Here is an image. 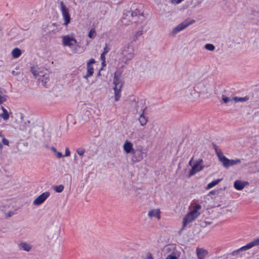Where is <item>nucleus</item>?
Instances as JSON below:
<instances>
[{"label": "nucleus", "mask_w": 259, "mask_h": 259, "mask_svg": "<svg viewBox=\"0 0 259 259\" xmlns=\"http://www.w3.org/2000/svg\"><path fill=\"white\" fill-rule=\"evenodd\" d=\"M64 156H69L70 155V151L69 149V148H66L65 149V155H63Z\"/></svg>", "instance_id": "de8ad7c7"}, {"label": "nucleus", "mask_w": 259, "mask_h": 259, "mask_svg": "<svg viewBox=\"0 0 259 259\" xmlns=\"http://www.w3.org/2000/svg\"><path fill=\"white\" fill-rule=\"evenodd\" d=\"M113 88L115 94V101H118L120 98V91L123 86V83L120 77V75L116 72L113 80Z\"/></svg>", "instance_id": "7ed1b4c3"}, {"label": "nucleus", "mask_w": 259, "mask_h": 259, "mask_svg": "<svg viewBox=\"0 0 259 259\" xmlns=\"http://www.w3.org/2000/svg\"><path fill=\"white\" fill-rule=\"evenodd\" d=\"M0 149H3V145H2V144L1 143H0Z\"/></svg>", "instance_id": "603ef678"}, {"label": "nucleus", "mask_w": 259, "mask_h": 259, "mask_svg": "<svg viewBox=\"0 0 259 259\" xmlns=\"http://www.w3.org/2000/svg\"><path fill=\"white\" fill-rule=\"evenodd\" d=\"M132 160L135 162L141 161L144 158V154L145 153L142 150H134L132 153Z\"/></svg>", "instance_id": "2eb2a0df"}, {"label": "nucleus", "mask_w": 259, "mask_h": 259, "mask_svg": "<svg viewBox=\"0 0 259 259\" xmlns=\"http://www.w3.org/2000/svg\"><path fill=\"white\" fill-rule=\"evenodd\" d=\"M76 152L78 155L81 156L84 153L85 150L83 149H79L77 150Z\"/></svg>", "instance_id": "ea45409f"}, {"label": "nucleus", "mask_w": 259, "mask_h": 259, "mask_svg": "<svg viewBox=\"0 0 259 259\" xmlns=\"http://www.w3.org/2000/svg\"><path fill=\"white\" fill-rule=\"evenodd\" d=\"M232 101H233V100L232 99V98H230L226 97L225 95H223L222 99V100L221 101V102H223L224 103H228L229 102Z\"/></svg>", "instance_id": "f704fd0d"}, {"label": "nucleus", "mask_w": 259, "mask_h": 259, "mask_svg": "<svg viewBox=\"0 0 259 259\" xmlns=\"http://www.w3.org/2000/svg\"><path fill=\"white\" fill-rule=\"evenodd\" d=\"M258 245H259V238L254 239L252 241L247 244L246 245L240 247L238 249L234 250V251L232 252V255H236L237 254L238 252L240 251L247 250L253 247V246Z\"/></svg>", "instance_id": "0eeeda50"}, {"label": "nucleus", "mask_w": 259, "mask_h": 259, "mask_svg": "<svg viewBox=\"0 0 259 259\" xmlns=\"http://www.w3.org/2000/svg\"><path fill=\"white\" fill-rule=\"evenodd\" d=\"M204 223H205V225H203V224H202V226L205 227L207 225L210 224V222H205Z\"/></svg>", "instance_id": "3c124183"}, {"label": "nucleus", "mask_w": 259, "mask_h": 259, "mask_svg": "<svg viewBox=\"0 0 259 259\" xmlns=\"http://www.w3.org/2000/svg\"><path fill=\"white\" fill-rule=\"evenodd\" d=\"M54 27H55V25L53 23L49 24L47 25V27L46 28V29L45 31H46V32L47 33L51 34V32H53L54 31V30H53L52 28Z\"/></svg>", "instance_id": "7c9ffc66"}, {"label": "nucleus", "mask_w": 259, "mask_h": 259, "mask_svg": "<svg viewBox=\"0 0 259 259\" xmlns=\"http://www.w3.org/2000/svg\"><path fill=\"white\" fill-rule=\"evenodd\" d=\"M144 28V25L141 26L140 29L134 33L133 36L132 38L133 41L136 40V39H137V38L139 36H141V35H142L143 34Z\"/></svg>", "instance_id": "b1692460"}, {"label": "nucleus", "mask_w": 259, "mask_h": 259, "mask_svg": "<svg viewBox=\"0 0 259 259\" xmlns=\"http://www.w3.org/2000/svg\"><path fill=\"white\" fill-rule=\"evenodd\" d=\"M105 54L102 53L101 55V59L102 61V63H104L105 61Z\"/></svg>", "instance_id": "09e8293b"}, {"label": "nucleus", "mask_w": 259, "mask_h": 259, "mask_svg": "<svg viewBox=\"0 0 259 259\" xmlns=\"http://www.w3.org/2000/svg\"><path fill=\"white\" fill-rule=\"evenodd\" d=\"M6 96L1 91H0V104L6 101Z\"/></svg>", "instance_id": "e433bc0d"}, {"label": "nucleus", "mask_w": 259, "mask_h": 259, "mask_svg": "<svg viewBox=\"0 0 259 259\" xmlns=\"http://www.w3.org/2000/svg\"><path fill=\"white\" fill-rule=\"evenodd\" d=\"M140 16H143V13H140V12L138 10L136 9L134 11H132V18H133L136 16L139 17Z\"/></svg>", "instance_id": "2f4dec72"}, {"label": "nucleus", "mask_w": 259, "mask_h": 259, "mask_svg": "<svg viewBox=\"0 0 259 259\" xmlns=\"http://www.w3.org/2000/svg\"><path fill=\"white\" fill-rule=\"evenodd\" d=\"M110 50V48L108 47L107 44H106L105 47L104 48V51L103 53L106 54Z\"/></svg>", "instance_id": "37998d69"}, {"label": "nucleus", "mask_w": 259, "mask_h": 259, "mask_svg": "<svg viewBox=\"0 0 259 259\" xmlns=\"http://www.w3.org/2000/svg\"><path fill=\"white\" fill-rule=\"evenodd\" d=\"M160 210L159 209H154L150 210L148 213V215L150 218L155 217L158 219L160 218Z\"/></svg>", "instance_id": "6ab92c4d"}, {"label": "nucleus", "mask_w": 259, "mask_h": 259, "mask_svg": "<svg viewBox=\"0 0 259 259\" xmlns=\"http://www.w3.org/2000/svg\"><path fill=\"white\" fill-rule=\"evenodd\" d=\"M194 86L200 96L202 95L208 97L212 93V85L207 80H202L196 83Z\"/></svg>", "instance_id": "f257e3e1"}, {"label": "nucleus", "mask_w": 259, "mask_h": 259, "mask_svg": "<svg viewBox=\"0 0 259 259\" xmlns=\"http://www.w3.org/2000/svg\"><path fill=\"white\" fill-rule=\"evenodd\" d=\"M122 55L123 58L125 60V63L132 60L134 57V49L133 46L127 45L123 47L122 49Z\"/></svg>", "instance_id": "39448f33"}, {"label": "nucleus", "mask_w": 259, "mask_h": 259, "mask_svg": "<svg viewBox=\"0 0 259 259\" xmlns=\"http://www.w3.org/2000/svg\"><path fill=\"white\" fill-rule=\"evenodd\" d=\"M193 84V77H189L186 79L182 83V88L184 90H188Z\"/></svg>", "instance_id": "aec40b11"}, {"label": "nucleus", "mask_w": 259, "mask_h": 259, "mask_svg": "<svg viewBox=\"0 0 259 259\" xmlns=\"http://www.w3.org/2000/svg\"><path fill=\"white\" fill-rule=\"evenodd\" d=\"M51 149L52 151L54 153V154H55L57 152V149L54 147H52L51 148Z\"/></svg>", "instance_id": "8fccbe9b"}, {"label": "nucleus", "mask_w": 259, "mask_h": 259, "mask_svg": "<svg viewBox=\"0 0 259 259\" xmlns=\"http://www.w3.org/2000/svg\"><path fill=\"white\" fill-rule=\"evenodd\" d=\"M64 189V187L62 185H60L59 186H56L54 187V189L55 191L58 193H61L62 192Z\"/></svg>", "instance_id": "c9c22d12"}, {"label": "nucleus", "mask_w": 259, "mask_h": 259, "mask_svg": "<svg viewBox=\"0 0 259 259\" xmlns=\"http://www.w3.org/2000/svg\"><path fill=\"white\" fill-rule=\"evenodd\" d=\"M203 162L202 159H199L197 160L194 164L192 166V168L190 171L189 176H191L196 173L201 171L204 167Z\"/></svg>", "instance_id": "1a4fd4ad"}, {"label": "nucleus", "mask_w": 259, "mask_h": 259, "mask_svg": "<svg viewBox=\"0 0 259 259\" xmlns=\"http://www.w3.org/2000/svg\"><path fill=\"white\" fill-rule=\"evenodd\" d=\"M196 253L198 259H204L208 254V251L206 249L199 247L196 248Z\"/></svg>", "instance_id": "dca6fc26"}, {"label": "nucleus", "mask_w": 259, "mask_h": 259, "mask_svg": "<svg viewBox=\"0 0 259 259\" xmlns=\"http://www.w3.org/2000/svg\"><path fill=\"white\" fill-rule=\"evenodd\" d=\"M19 247L20 249H22L26 251H29L32 249V246L25 242H22L19 244Z\"/></svg>", "instance_id": "412c9836"}, {"label": "nucleus", "mask_w": 259, "mask_h": 259, "mask_svg": "<svg viewBox=\"0 0 259 259\" xmlns=\"http://www.w3.org/2000/svg\"><path fill=\"white\" fill-rule=\"evenodd\" d=\"M191 164H192V159L189 162V165H191Z\"/></svg>", "instance_id": "5fc2aeb1"}, {"label": "nucleus", "mask_w": 259, "mask_h": 259, "mask_svg": "<svg viewBox=\"0 0 259 259\" xmlns=\"http://www.w3.org/2000/svg\"><path fill=\"white\" fill-rule=\"evenodd\" d=\"M6 207V206H2L1 208V210L4 213L5 218H8L9 217H12L14 214V212L12 211H9L8 212H6V209H5Z\"/></svg>", "instance_id": "cd10ccee"}, {"label": "nucleus", "mask_w": 259, "mask_h": 259, "mask_svg": "<svg viewBox=\"0 0 259 259\" xmlns=\"http://www.w3.org/2000/svg\"><path fill=\"white\" fill-rule=\"evenodd\" d=\"M21 55V51L20 49L18 48L14 49L12 52V55L13 58H17Z\"/></svg>", "instance_id": "a878e982"}, {"label": "nucleus", "mask_w": 259, "mask_h": 259, "mask_svg": "<svg viewBox=\"0 0 259 259\" xmlns=\"http://www.w3.org/2000/svg\"><path fill=\"white\" fill-rule=\"evenodd\" d=\"M60 6L63 18L64 21V25L67 26L70 21L69 10L62 2L60 3Z\"/></svg>", "instance_id": "6e6552de"}, {"label": "nucleus", "mask_w": 259, "mask_h": 259, "mask_svg": "<svg viewBox=\"0 0 259 259\" xmlns=\"http://www.w3.org/2000/svg\"><path fill=\"white\" fill-rule=\"evenodd\" d=\"M166 259H178V258L172 254H169Z\"/></svg>", "instance_id": "49530a36"}, {"label": "nucleus", "mask_w": 259, "mask_h": 259, "mask_svg": "<svg viewBox=\"0 0 259 259\" xmlns=\"http://www.w3.org/2000/svg\"><path fill=\"white\" fill-rule=\"evenodd\" d=\"M195 22V20L194 19L187 18L178 26L174 28L171 32V34L172 35L176 34L178 32L186 28L189 25L193 24Z\"/></svg>", "instance_id": "20e7f679"}, {"label": "nucleus", "mask_w": 259, "mask_h": 259, "mask_svg": "<svg viewBox=\"0 0 259 259\" xmlns=\"http://www.w3.org/2000/svg\"><path fill=\"white\" fill-rule=\"evenodd\" d=\"M156 133L157 132L155 126L153 125L147 129L143 137L147 140H149L153 138L156 135Z\"/></svg>", "instance_id": "4468645a"}, {"label": "nucleus", "mask_w": 259, "mask_h": 259, "mask_svg": "<svg viewBox=\"0 0 259 259\" xmlns=\"http://www.w3.org/2000/svg\"><path fill=\"white\" fill-rule=\"evenodd\" d=\"M204 48L210 51H213L215 50V47L213 45L211 44H207L205 45Z\"/></svg>", "instance_id": "72a5a7b5"}, {"label": "nucleus", "mask_w": 259, "mask_h": 259, "mask_svg": "<svg viewBox=\"0 0 259 259\" xmlns=\"http://www.w3.org/2000/svg\"><path fill=\"white\" fill-rule=\"evenodd\" d=\"M188 92L191 98H198L200 97L199 93H198L195 86L193 87V89L188 90Z\"/></svg>", "instance_id": "4be33fe9"}, {"label": "nucleus", "mask_w": 259, "mask_h": 259, "mask_svg": "<svg viewBox=\"0 0 259 259\" xmlns=\"http://www.w3.org/2000/svg\"><path fill=\"white\" fill-rule=\"evenodd\" d=\"M139 121L142 126H144L147 122V119L143 114H141L139 118Z\"/></svg>", "instance_id": "c85d7f7f"}, {"label": "nucleus", "mask_w": 259, "mask_h": 259, "mask_svg": "<svg viewBox=\"0 0 259 259\" xmlns=\"http://www.w3.org/2000/svg\"><path fill=\"white\" fill-rule=\"evenodd\" d=\"M201 208V206L199 204H196L193 207V209L191 211L195 214H197L198 216L200 214V213L198 212V210Z\"/></svg>", "instance_id": "473e14b6"}, {"label": "nucleus", "mask_w": 259, "mask_h": 259, "mask_svg": "<svg viewBox=\"0 0 259 259\" xmlns=\"http://www.w3.org/2000/svg\"><path fill=\"white\" fill-rule=\"evenodd\" d=\"M198 215L191 211H190L184 218L183 221V228L187 226V225L194 221Z\"/></svg>", "instance_id": "9b49d317"}, {"label": "nucleus", "mask_w": 259, "mask_h": 259, "mask_svg": "<svg viewBox=\"0 0 259 259\" xmlns=\"http://www.w3.org/2000/svg\"><path fill=\"white\" fill-rule=\"evenodd\" d=\"M96 34V31L94 29H92L90 30V31L89 33L88 36L90 38H93Z\"/></svg>", "instance_id": "58836bf2"}, {"label": "nucleus", "mask_w": 259, "mask_h": 259, "mask_svg": "<svg viewBox=\"0 0 259 259\" xmlns=\"http://www.w3.org/2000/svg\"><path fill=\"white\" fill-rule=\"evenodd\" d=\"M54 155L58 158H61L64 157L63 154L61 152L58 151H57L55 154H54Z\"/></svg>", "instance_id": "79ce46f5"}, {"label": "nucleus", "mask_w": 259, "mask_h": 259, "mask_svg": "<svg viewBox=\"0 0 259 259\" xmlns=\"http://www.w3.org/2000/svg\"><path fill=\"white\" fill-rule=\"evenodd\" d=\"M123 149L126 153H132L135 149L133 148V144L128 141H126L123 144Z\"/></svg>", "instance_id": "f3484780"}, {"label": "nucleus", "mask_w": 259, "mask_h": 259, "mask_svg": "<svg viewBox=\"0 0 259 259\" xmlns=\"http://www.w3.org/2000/svg\"><path fill=\"white\" fill-rule=\"evenodd\" d=\"M3 137H4V136H3V135H2V132H0V138H1V137H2V138H3Z\"/></svg>", "instance_id": "864d4df0"}, {"label": "nucleus", "mask_w": 259, "mask_h": 259, "mask_svg": "<svg viewBox=\"0 0 259 259\" xmlns=\"http://www.w3.org/2000/svg\"><path fill=\"white\" fill-rule=\"evenodd\" d=\"M12 74L14 75V76H17L19 74H20L21 73V72L20 71V69L18 67H16L15 68V70H12V72H11Z\"/></svg>", "instance_id": "4c0bfd02"}, {"label": "nucleus", "mask_w": 259, "mask_h": 259, "mask_svg": "<svg viewBox=\"0 0 259 259\" xmlns=\"http://www.w3.org/2000/svg\"><path fill=\"white\" fill-rule=\"evenodd\" d=\"M131 11H127L124 14V17L123 18L122 22L125 24H127V21H131Z\"/></svg>", "instance_id": "393cba45"}, {"label": "nucleus", "mask_w": 259, "mask_h": 259, "mask_svg": "<svg viewBox=\"0 0 259 259\" xmlns=\"http://www.w3.org/2000/svg\"><path fill=\"white\" fill-rule=\"evenodd\" d=\"M248 184V183L247 182L237 180L234 183V187L237 190H241Z\"/></svg>", "instance_id": "a211bd4d"}, {"label": "nucleus", "mask_w": 259, "mask_h": 259, "mask_svg": "<svg viewBox=\"0 0 259 259\" xmlns=\"http://www.w3.org/2000/svg\"><path fill=\"white\" fill-rule=\"evenodd\" d=\"M215 151L217 155L218 156L219 160L222 162L223 166L225 168H228L231 166L239 164L241 163V160L239 159L235 160H230L226 157L220 150H218L217 146L215 145Z\"/></svg>", "instance_id": "f03ea898"}, {"label": "nucleus", "mask_w": 259, "mask_h": 259, "mask_svg": "<svg viewBox=\"0 0 259 259\" xmlns=\"http://www.w3.org/2000/svg\"><path fill=\"white\" fill-rule=\"evenodd\" d=\"M95 63V60L94 59H90L87 62V73L83 76V78L88 79L91 77L94 73V68L92 66Z\"/></svg>", "instance_id": "ddd939ff"}, {"label": "nucleus", "mask_w": 259, "mask_h": 259, "mask_svg": "<svg viewBox=\"0 0 259 259\" xmlns=\"http://www.w3.org/2000/svg\"><path fill=\"white\" fill-rule=\"evenodd\" d=\"M88 112H89V114H90V111H87Z\"/></svg>", "instance_id": "6e6d98bb"}, {"label": "nucleus", "mask_w": 259, "mask_h": 259, "mask_svg": "<svg viewBox=\"0 0 259 259\" xmlns=\"http://www.w3.org/2000/svg\"><path fill=\"white\" fill-rule=\"evenodd\" d=\"M143 259H153L152 254L148 252L146 254V256Z\"/></svg>", "instance_id": "c03bdc74"}, {"label": "nucleus", "mask_w": 259, "mask_h": 259, "mask_svg": "<svg viewBox=\"0 0 259 259\" xmlns=\"http://www.w3.org/2000/svg\"><path fill=\"white\" fill-rule=\"evenodd\" d=\"M183 0H171L172 4L176 5L181 3Z\"/></svg>", "instance_id": "a18cd8bd"}, {"label": "nucleus", "mask_w": 259, "mask_h": 259, "mask_svg": "<svg viewBox=\"0 0 259 259\" xmlns=\"http://www.w3.org/2000/svg\"><path fill=\"white\" fill-rule=\"evenodd\" d=\"M2 143H3V144H4L5 145L9 146V142L4 137H3Z\"/></svg>", "instance_id": "a19ab883"}, {"label": "nucleus", "mask_w": 259, "mask_h": 259, "mask_svg": "<svg viewBox=\"0 0 259 259\" xmlns=\"http://www.w3.org/2000/svg\"><path fill=\"white\" fill-rule=\"evenodd\" d=\"M31 71L35 77L37 78L39 82L43 85H46V83L49 80V75L46 73H44L41 71H39L34 67H32Z\"/></svg>", "instance_id": "423d86ee"}, {"label": "nucleus", "mask_w": 259, "mask_h": 259, "mask_svg": "<svg viewBox=\"0 0 259 259\" xmlns=\"http://www.w3.org/2000/svg\"><path fill=\"white\" fill-rule=\"evenodd\" d=\"M62 42L63 46H68L70 48L76 46L77 44L76 40L68 35H65L62 37Z\"/></svg>", "instance_id": "9d476101"}, {"label": "nucleus", "mask_w": 259, "mask_h": 259, "mask_svg": "<svg viewBox=\"0 0 259 259\" xmlns=\"http://www.w3.org/2000/svg\"><path fill=\"white\" fill-rule=\"evenodd\" d=\"M222 179H218L217 180L213 181L211 182V183H209L207 186V189H209L217 185L221 181Z\"/></svg>", "instance_id": "c756f323"}, {"label": "nucleus", "mask_w": 259, "mask_h": 259, "mask_svg": "<svg viewBox=\"0 0 259 259\" xmlns=\"http://www.w3.org/2000/svg\"><path fill=\"white\" fill-rule=\"evenodd\" d=\"M49 192H45L36 197L33 201V204L35 205H39L45 202V201L50 196Z\"/></svg>", "instance_id": "f8f14e48"}, {"label": "nucleus", "mask_w": 259, "mask_h": 259, "mask_svg": "<svg viewBox=\"0 0 259 259\" xmlns=\"http://www.w3.org/2000/svg\"><path fill=\"white\" fill-rule=\"evenodd\" d=\"M232 99L235 102H244L248 101L249 100V98L247 96L244 97H232Z\"/></svg>", "instance_id": "bb28decb"}, {"label": "nucleus", "mask_w": 259, "mask_h": 259, "mask_svg": "<svg viewBox=\"0 0 259 259\" xmlns=\"http://www.w3.org/2000/svg\"><path fill=\"white\" fill-rule=\"evenodd\" d=\"M1 109L3 112L0 113V117L5 121L8 120L10 117V113L3 106H1Z\"/></svg>", "instance_id": "5701e85b"}]
</instances>
